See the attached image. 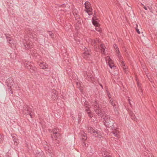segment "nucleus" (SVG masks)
Returning a JSON list of instances; mask_svg holds the SVG:
<instances>
[{"label": "nucleus", "mask_w": 157, "mask_h": 157, "mask_svg": "<svg viewBox=\"0 0 157 157\" xmlns=\"http://www.w3.org/2000/svg\"><path fill=\"white\" fill-rule=\"evenodd\" d=\"M104 123L105 126L111 129H115L117 128V125L114 121L110 118V116L105 115L104 118Z\"/></svg>", "instance_id": "f257e3e1"}, {"label": "nucleus", "mask_w": 157, "mask_h": 157, "mask_svg": "<svg viewBox=\"0 0 157 157\" xmlns=\"http://www.w3.org/2000/svg\"><path fill=\"white\" fill-rule=\"evenodd\" d=\"M93 106L94 110L98 116L102 117L105 114L104 111L103 112L101 111V105L100 102L96 100L93 103Z\"/></svg>", "instance_id": "f03ea898"}, {"label": "nucleus", "mask_w": 157, "mask_h": 157, "mask_svg": "<svg viewBox=\"0 0 157 157\" xmlns=\"http://www.w3.org/2000/svg\"><path fill=\"white\" fill-rule=\"evenodd\" d=\"M25 67L28 69H29L30 72H34L36 70V67L34 66L33 64L31 62H28L25 64Z\"/></svg>", "instance_id": "7ed1b4c3"}, {"label": "nucleus", "mask_w": 157, "mask_h": 157, "mask_svg": "<svg viewBox=\"0 0 157 157\" xmlns=\"http://www.w3.org/2000/svg\"><path fill=\"white\" fill-rule=\"evenodd\" d=\"M6 84L8 87L9 90H10L11 91V93L12 94V87H13V85L14 84V82L12 78H8L6 80Z\"/></svg>", "instance_id": "20e7f679"}, {"label": "nucleus", "mask_w": 157, "mask_h": 157, "mask_svg": "<svg viewBox=\"0 0 157 157\" xmlns=\"http://www.w3.org/2000/svg\"><path fill=\"white\" fill-rule=\"evenodd\" d=\"M85 7L86 10L85 11L89 15L92 14V9L90 7V4L88 2H86L85 3Z\"/></svg>", "instance_id": "39448f33"}, {"label": "nucleus", "mask_w": 157, "mask_h": 157, "mask_svg": "<svg viewBox=\"0 0 157 157\" xmlns=\"http://www.w3.org/2000/svg\"><path fill=\"white\" fill-rule=\"evenodd\" d=\"M88 130L95 137L100 136L101 133L99 132L97 130H94L91 127H88Z\"/></svg>", "instance_id": "423d86ee"}, {"label": "nucleus", "mask_w": 157, "mask_h": 157, "mask_svg": "<svg viewBox=\"0 0 157 157\" xmlns=\"http://www.w3.org/2000/svg\"><path fill=\"white\" fill-rule=\"evenodd\" d=\"M84 52L83 53V56L85 59H87L91 56V50L86 47L84 49Z\"/></svg>", "instance_id": "0eeeda50"}, {"label": "nucleus", "mask_w": 157, "mask_h": 157, "mask_svg": "<svg viewBox=\"0 0 157 157\" xmlns=\"http://www.w3.org/2000/svg\"><path fill=\"white\" fill-rule=\"evenodd\" d=\"M23 44L24 47L27 49H29L33 47L32 42H29V41H26L25 40Z\"/></svg>", "instance_id": "6e6552de"}, {"label": "nucleus", "mask_w": 157, "mask_h": 157, "mask_svg": "<svg viewBox=\"0 0 157 157\" xmlns=\"http://www.w3.org/2000/svg\"><path fill=\"white\" fill-rule=\"evenodd\" d=\"M105 59L106 61H108L109 66L111 68H112L113 67H115V66L113 65V61L110 59V57L107 56L106 57Z\"/></svg>", "instance_id": "1a4fd4ad"}, {"label": "nucleus", "mask_w": 157, "mask_h": 157, "mask_svg": "<svg viewBox=\"0 0 157 157\" xmlns=\"http://www.w3.org/2000/svg\"><path fill=\"white\" fill-rule=\"evenodd\" d=\"M52 132L55 139L56 140L58 138L60 139V134L59 133L57 132L56 129H53Z\"/></svg>", "instance_id": "9d476101"}, {"label": "nucleus", "mask_w": 157, "mask_h": 157, "mask_svg": "<svg viewBox=\"0 0 157 157\" xmlns=\"http://www.w3.org/2000/svg\"><path fill=\"white\" fill-rule=\"evenodd\" d=\"M80 139L83 140H86L87 139V136L86 134L84 132H81L79 134Z\"/></svg>", "instance_id": "9b49d317"}, {"label": "nucleus", "mask_w": 157, "mask_h": 157, "mask_svg": "<svg viewBox=\"0 0 157 157\" xmlns=\"http://www.w3.org/2000/svg\"><path fill=\"white\" fill-rule=\"evenodd\" d=\"M117 128H115V129H111L113 131L111 133L113 134L115 136L118 137L119 134V131L117 129Z\"/></svg>", "instance_id": "f8f14e48"}, {"label": "nucleus", "mask_w": 157, "mask_h": 157, "mask_svg": "<svg viewBox=\"0 0 157 157\" xmlns=\"http://www.w3.org/2000/svg\"><path fill=\"white\" fill-rule=\"evenodd\" d=\"M52 99L55 100L58 98L57 93L55 90H52Z\"/></svg>", "instance_id": "ddd939ff"}, {"label": "nucleus", "mask_w": 157, "mask_h": 157, "mask_svg": "<svg viewBox=\"0 0 157 157\" xmlns=\"http://www.w3.org/2000/svg\"><path fill=\"white\" fill-rule=\"evenodd\" d=\"M40 67L42 69L48 68V65L44 62L40 63L39 64Z\"/></svg>", "instance_id": "4468645a"}, {"label": "nucleus", "mask_w": 157, "mask_h": 157, "mask_svg": "<svg viewBox=\"0 0 157 157\" xmlns=\"http://www.w3.org/2000/svg\"><path fill=\"white\" fill-rule=\"evenodd\" d=\"M100 50L102 52V53L103 54H105V46L103 44H101L100 45Z\"/></svg>", "instance_id": "2eb2a0df"}, {"label": "nucleus", "mask_w": 157, "mask_h": 157, "mask_svg": "<svg viewBox=\"0 0 157 157\" xmlns=\"http://www.w3.org/2000/svg\"><path fill=\"white\" fill-rule=\"evenodd\" d=\"M85 76L86 78L88 80H93L94 79V78L93 77H92V76H91V75H87L86 73L85 75Z\"/></svg>", "instance_id": "dca6fc26"}, {"label": "nucleus", "mask_w": 157, "mask_h": 157, "mask_svg": "<svg viewBox=\"0 0 157 157\" xmlns=\"http://www.w3.org/2000/svg\"><path fill=\"white\" fill-rule=\"evenodd\" d=\"M29 35L30 38L34 39L36 41L37 40V36L36 34L33 33H31Z\"/></svg>", "instance_id": "f3484780"}, {"label": "nucleus", "mask_w": 157, "mask_h": 157, "mask_svg": "<svg viewBox=\"0 0 157 157\" xmlns=\"http://www.w3.org/2000/svg\"><path fill=\"white\" fill-rule=\"evenodd\" d=\"M130 115L131 117V118L132 120H134L135 121H136L137 119H136L135 115L132 112H131L130 113Z\"/></svg>", "instance_id": "a211bd4d"}, {"label": "nucleus", "mask_w": 157, "mask_h": 157, "mask_svg": "<svg viewBox=\"0 0 157 157\" xmlns=\"http://www.w3.org/2000/svg\"><path fill=\"white\" fill-rule=\"evenodd\" d=\"M32 108L30 107H29L28 108V109H27L26 111H28V113H30V116L31 117V118H32V113H33Z\"/></svg>", "instance_id": "6ab92c4d"}, {"label": "nucleus", "mask_w": 157, "mask_h": 157, "mask_svg": "<svg viewBox=\"0 0 157 157\" xmlns=\"http://www.w3.org/2000/svg\"><path fill=\"white\" fill-rule=\"evenodd\" d=\"M86 111H87V113L89 117H92L91 113L90 112L89 107H88L85 109Z\"/></svg>", "instance_id": "aec40b11"}, {"label": "nucleus", "mask_w": 157, "mask_h": 157, "mask_svg": "<svg viewBox=\"0 0 157 157\" xmlns=\"http://www.w3.org/2000/svg\"><path fill=\"white\" fill-rule=\"evenodd\" d=\"M92 23L96 27L98 26V23L96 21H95L94 18H93L92 19Z\"/></svg>", "instance_id": "412c9836"}, {"label": "nucleus", "mask_w": 157, "mask_h": 157, "mask_svg": "<svg viewBox=\"0 0 157 157\" xmlns=\"http://www.w3.org/2000/svg\"><path fill=\"white\" fill-rule=\"evenodd\" d=\"M102 154L103 157H111L110 155H108L107 152L104 151L102 153Z\"/></svg>", "instance_id": "4be33fe9"}, {"label": "nucleus", "mask_w": 157, "mask_h": 157, "mask_svg": "<svg viewBox=\"0 0 157 157\" xmlns=\"http://www.w3.org/2000/svg\"><path fill=\"white\" fill-rule=\"evenodd\" d=\"M113 46L114 48H115V50H116L117 53H119L120 52V51H119V49L118 48L117 45L116 44H114L113 45Z\"/></svg>", "instance_id": "5701e85b"}, {"label": "nucleus", "mask_w": 157, "mask_h": 157, "mask_svg": "<svg viewBox=\"0 0 157 157\" xmlns=\"http://www.w3.org/2000/svg\"><path fill=\"white\" fill-rule=\"evenodd\" d=\"M13 138V140L15 144H16V145L17 144V141H18V139H17L16 136H12Z\"/></svg>", "instance_id": "b1692460"}, {"label": "nucleus", "mask_w": 157, "mask_h": 157, "mask_svg": "<svg viewBox=\"0 0 157 157\" xmlns=\"http://www.w3.org/2000/svg\"><path fill=\"white\" fill-rule=\"evenodd\" d=\"M110 102L111 103V104L113 106L115 107L116 106V105L115 104V103L113 102V101L111 99L110 100Z\"/></svg>", "instance_id": "393cba45"}, {"label": "nucleus", "mask_w": 157, "mask_h": 157, "mask_svg": "<svg viewBox=\"0 0 157 157\" xmlns=\"http://www.w3.org/2000/svg\"><path fill=\"white\" fill-rule=\"evenodd\" d=\"M29 107H28L27 105H25L24 107L23 108V111L25 112V111H26L27 109H28V108Z\"/></svg>", "instance_id": "a878e982"}, {"label": "nucleus", "mask_w": 157, "mask_h": 157, "mask_svg": "<svg viewBox=\"0 0 157 157\" xmlns=\"http://www.w3.org/2000/svg\"><path fill=\"white\" fill-rule=\"evenodd\" d=\"M88 144H86L85 142H83L82 144V145L83 147H86L88 146Z\"/></svg>", "instance_id": "bb28decb"}, {"label": "nucleus", "mask_w": 157, "mask_h": 157, "mask_svg": "<svg viewBox=\"0 0 157 157\" xmlns=\"http://www.w3.org/2000/svg\"><path fill=\"white\" fill-rule=\"evenodd\" d=\"M67 5V4L65 5V4H63L59 6V7H63L64 8L65 7H67L66 5Z\"/></svg>", "instance_id": "cd10ccee"}, {"label": "nucleus", "mask_w": 157, "mask_h": 157, "mask_svg": "<svg viewBox=\"0 0 157 157\" xmlns=\"http://www.w3.org/2000/svg\"><path fill=\"white\" fill-rule=\"evenodd\" d=\"M8 41L9 43L10 44H12L13 43V40L10 39H8V40H7Z\"/></svg>", "instance_id": "c85d7f7f"}, {"label": "nucleus", "mask_w": 157, "mask_h": 157, "mask_svg": "<svg viewBox=\"0 0 157 157\" xmlns=\"http://www.w3.org/2000/svg\"><path fill=\"white\" fill-rule=\"evenodd\" d=\"M7 38V40H8V39H10V37H9V35L8 34H5Z\"/></svg>", "instance_id": "c756f323"}, {"label": "nucleus", "mask_w": 157, "mask_h": 157, "mask_svg": "<svg viewBox=\"0 0 157 157\" xmlns=\"http://www.w3.org/2000/svg\"><path fill=\"white\" fill-rule=\"evenodd\" d=\"M49 35L51 36H52H52H53V34L51 32H49Z\"/></svg>", "instance_id": "7c9ffc66"}, {"label": "nucleus", "mask_w": 157, "mask_h": 157, "mask_svg": "<svg viewBox=\"0 0 157 157\" xmlns=\"http://www.w3.org/2000/svg\"><path fill=\"white\" fill-rule=\"evenodd\" d=\"M135 28L136 29V31L137 32L138 34H140V32L139 31V29H137V28Z\"/></svg>", "instance_id": "2f4dec72"}, {"label": "nucleus", "mask_w": 157, "mask_h": 157, "mask_svg": "<svg viewBox=\"0 0 157 157\" xmlns=\"http://www.w3.org/2000/svg\"><path fill=\"white\" fill-rule=\"evenodd\" d=\"M88 103L87 102H86L85 103H84V105L86 106V109H87L88 107L87 105H88Z\"/></svg>", "instance_id": "473e14b6"}, {"label": "nucleus", "mask_w": 157, "mask_h": 157, "mask_svg": "<svg viewBox=\"0 0 157 157\" xmlns=\"http://www.w3.org/2000/svg\"><path fill=\"white\" fill-rule=\"evenodd\" d=\"M95 29L97 31H98L99 32H101V30L99 28H96Z\"/></svg>", "instance_id": "72a5a7b5"}, {"label": "nucleus", "mask_w": 157, "mask_h": 157, "mask_svg": "<svg viewBox=\"0 0 157 157\" xmlns=\"http://www.w3.org/2000/svg\"><path fill=\"white\" fill-rule=\"evenodd\" d=\"M107 94H108V97L109 98L110 100L111 99H110V98H111L110 94V93H109V92H108L107 91Z\"/></svg>", "instance_id": "f704fd0d"}, {"label": "nucleus", "mask_w": 157, "mask_h": 157, "mask_svg": "<svg viewBox=\"0 0 157 157\" xmlns=\"http://www.w3.org/2000/svg\"><path fill=\"white\" fill-rule=\"evenodd\" d=\"M121 65L124 68V67H123V66H124L125 65L124 63L123 62H122L121 63Z\"/></svg>", "instance_id": "c9c22d12"}, {"label": "nucleus", "mask_w": 157, "mask_h": 157, "mask_svg": "<svg viewBox=\"0 0 157 157\" xmlns=\"http://www.w3.org/2000/svg\"><path fill=\"white\" fill-rule=\"evenodd\" d=\"M118 54V55H117V56L119 58H120V57H121V55H120V52L118 53H117Z\"/></svg>", "instance_id": "e433bc0d"}, {"label": "nucleus", "mask_w": 157, "mask_h": 157, "mask_svg": "<svg viewBox=\"0 0 157 157\" xmlns=\"http://www.w3.org/2000/svg\"><path fill=\"white\" fill-rule=\"evenodd\" d=\"M117 109L116 108V107L115 106V107H114V110L115 111H117Z\"/></svg>", "instance_id": "4c0bfd02"}, {"label": "nucleus", "mask_w": 157, "mask_h": 157, "mask_svg": "<svg viewBox=\"0 0 157 157\" xmlns=\"http://www.w3.org/2000/svg\"><path fill=\"white\" fill-rule=\"evenodd\" d=\"M25 113L27 115H30V113H28V111H25Z\"/></svg>", "instance_id": "58836bf2"}, {"label": "nucleus", "mask_w": 157, "mask_h": 157, "mask_svg": "<svg viewBox=\"0 0 157 157\" xmlns=\"http://www.w3.org/2000/svg\"><path fill=\"white\" fill-rule=\"evenodd\" d=\"M76 84L77 86H79V85H80V84L79 83H78V82H76Z\"/></svg>", "instance_id": "ea45409f"}, {"label": "nucleus", "mask_w": 157, "mask_h": 157, "mask_svg": "<svg viewBox=\"0 0 157 157\" xmlns=\"http://www.w3.org/2000/svg\"><path fill=\"white\" fill-rule=\"evenodd\" d=\"M144 8L146 10H147V8L145 6H144Z\"/></svg>", "instance_id": "a19ab883"}, {"label": "nucleus", "mask_w": 157, "mask_h": 157, "mask_svg": "<svg viewBox=\"0 0 157 157\" xmlns=\"http://www.w3.org/2000/svg\"><path fill=\"white\" fill-rule=\"evenodd\" d=\"M59 10H60L61 11L63 10V11H66V9H65V10H63V9H60Z\"/></svg>", "instance_id": "79ce46f5"}, {"label": "nucleus", "mask_w": 157, "mask_h": 157, "mask_svg": "<svg viewBox=\"0 0 157 157\" xmlns=\"http://www.w3.org/2000/svg\"><path fill=\"white\" fill-rule=\"evenodd\" d=\"M128 101H129V103L130 105H131V103H130V99H128Z\"/></svg>", "instance_id": "37998d69"}, {"label": "nucleus", "mask_w": 157, "mask_h": 157, "mask_svg": "<svg viewBox=\"0 0 157 157\" xmlns=\"http://www.w3.org/2000/svg\"><path fill=\"white\" fill-rule=\"evenodd\" d=\"M94 19L95 20H98V19H97V18H96L95 17H94Z\"/></svg>", "instance_id": "c03bdc74"}, {"label": "nucleus", "mask_w": 157, "mask_h": 157, "mask_svg": "<svg viewBox=\"0 0 157 157\" xmlns=\"http://www.w3.org/2000/svg\"><path fill=\"white\" fill-rule=\"evenodd\" d=\"M78 121L81 120V119L80 117H79L78 119Z\"/></svg>", "instance_id": "a18cd8bd"}, {"label": "nucleus", "mask_w": 157, "mask_h": 157, "mask_svg": "<svg viewBox=\"0 0 157 157\" xmlns=\"http://www.w3.org/2000/svg\"><path fill=\"white\" fill-rule=\"evenodd\" d=\"M119 59H120V60H121V59H122V57H120V58H119Z\"/></svg>", "instance_id": "49530a36"}, {"label": "nucleus", "mask_w": 157, "mask_h": 157, "mask_svg": "<svg viewBox=\"0 0 157 157\" xmlns=\"http://www.w3.org/2000/svg\"><path fill=\"white\" fill-rule=\"evenodd\" d=\"M95 41H93V42L92 43H94H94H95Z\"/></svg>", "instance_id": "de8ad7c7"}, {"label": "nucleus", "mask_w": 157, "mask_h": 157, "mask_svg": "<svg viewBox=\"0 0 157 157\" xmlns=\"http://www.w3.org/2000/svg\"><path fill=\"white\" fill-rule=\"evenodd\" d=\"M100 86H101L102 87V88H103L102 86V85L100 84Z\"/></svg>", "instance_id": "09e8293b"}, {"label": "nucleus", "mask_w": 157, "mask_h": 157, "mask_svg": "<svg viewBox=\"0 0 157 157\" xmlns=\"http://www.w3.org/2000/svg\"><path fill=\"white\" fill-rule=\"evenodd\" d=\"M51 138H53V136H51Z\"/></svg>", "instance_id": "8fccbe9b"}, {"label": "nucleus", "mask_w": 157, "mask_h": 157, "mask_svg": "<svg viewBox=\"0 0 157 157\" xmlns=\"http://www.w3.org/2000/svg\"><path fill=\"white\" fill-rule=\"evenodd\" d=\"M142 6H144V5H143V4H142Z\"/></svg>", "instance_id": "3c124183"}]
</instances>
